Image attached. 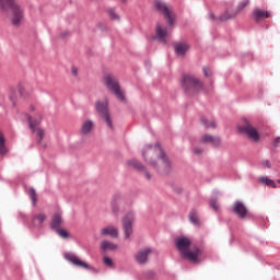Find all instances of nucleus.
I'll return each mask as SVG.
<instances>
[{
    "label": "nucleus",
    "instance_id": "1",
    "mask_svg": "<svg viewBox=\"0 0 280 280\" xmlns=\"http://www.w3.org/2000/svg\"><path fill=\"white\" fill-rule=\"evenodd\" d=\"M142 156L145 163L151 165L156 172H160V174H168L172 168V163H170L167 155L163 152V149L159 143L144 147L142 149Z\"/></svg>",
    "mask_w": 280,
    "mask_h": 280
},
{
    "label": "nucleus",
    "instance_id": "2",
    "mask_svg": "<svg viewBox=\"0 0 280 280\" xmlns=\"http://www.w3.org/2000/svg\"><path fill=\"white\" fill-rule=\"evenodd\" d=\"M0 10L3 14L11 12V23L12 25H15V27H19V25H21L25 20V9L14 0H0Z\"/></svg>",
    "mask_w": 280,
    "mask_h": 280
},
{
    "label": "nucleus",
    "instance_id": "3",
    "mask_svg": "<svg viewBox=\"0 0 280 280\" xmlns=\"http://www.w3.org/2000/svg\"><path fill=\"white\" fill-rule=\"evenodd\" d=\"M175 246L179 250L183 259H188L192 264H198V257L202 255V250L196 247L194 252H189V246H191V241L187 236H179L175 238Z\"/></svg>",
    "mask_w": 280,
    "mask_h": 280
},
{
    "label": "nucleus",
    "instance_id": "4",
    "mask_svg": "<svg viewBox=\"0 0 280 280\" xmlns=\"http://www.w3.org/2000/svg\"><path fill=\"white\" fill-rule=\"evenodd\" d=\"M180 82L187 95H196L202 89V82L191 74L184 75Z\"/></svg>",
    "mask_w": 280,
    "mask_h": 280
},
{
    "label": "nucleus",
    "instance_id": "5",
    "mask_svg": "<svg viewBox=\"0 0 280 280\" xmlns=\"http://www.w3.org/2000/svg\"><path fill=\"white\" fill-rule=\"evenodd\" d=\"M104 84L110 93H114V95H116L119 102H126V96L124 95V91H121V88L119 86V81L117 80V77L113 74L105 75Z\"/></svg>",
    "mask_w": 280,
    "mask_h": 280
},
{
    "label": "nucleus",
    "instance_id": "6",
    "mask_svg": "<svg viewBox=\"0 0 280 280\" xmlns=\"http://www.w3.org/2000/svg\"><path fill=\"white\" fill-rule=\"evenodd\" d=\"M96 112L100 117L104 119L105 124L113 130V119L110 118V114H108V101H98L95 103Z\"/></svg>",
    "mask_w": 280,
    "mask_h": 280
},
{
    "label": "nucleus",
    "instance_id": "7",
    "mask_svg": "<svg viewBox=\"0 0 280 280\" xmlns=\"http://www.w3.org/2000/svg\"><path fill=\"white\" fill-rule=\"evenodd\" d=\"M154 8L155 10H159V12H162V14H164L165 21L168 25H174V21H175L174 14H172L166 3H164L161 0H155Z\"/></svg>",
    "mask_w": 280,
    "mask_h": 280
},
{
    "label": "nucleus",
    "instance_id": "8",
    "mask_svg": "<svg viewBox=\"0 0 280 280\" xmlns=\"http://www.w3.org/2000/svg\"><path fill=\"white\" fill-rule=\"evenodd\" d=\"M238 130L242 132V135H245L248 139H252V141H259V132H257V129L248 124V120L245 119V125L238 127Z\"/></svg>",
    "mask_w": 280,
    "mask_h": 280
},
{
    "label": "nucleus",
    "instance_id": "9",
    "mask_svg": "<svg viewBox=\"0 0 280 280\" xmlns=\"http://www.w3.org/2000/svg\"><path fill=\"white\" fill-rule=\"evenodd\" d=\"M135 222V213L128 212L122 218V229L126 240L132 235V223Z\"/></svg>",
    "mask_w": 280,
    "mask_h": 280
},
{
    "label": "nucleus",
    "instance_id": "10",
    "mask_svg": "<svg viewBox=\"0 0 280 280\" xmlns=\"http://www.w3.org/2000/svg\"><path fill=\"white\" fill-rule=\"evenodd\" d=\"M65 259L72 264V266H77L78 268H84L85 270H91V266L86 264V261L80 260V258L75 254H65Z\"/></svg>",
    "mask_w": 280,
    "mask_h": 280
},
{
    "label": "nucleus",
    "instance_id": "11",
    "mask_svg": "<svg viewBox=\"0 0 280 280\" xmlns=\"http://www.w3.org/2000/svg\"><path fill=\"white\" fill-rule=\"evenodd\" d=\"M26 118H27L28 126H30L32 132H36V135L38 137L37 142L40 143V141H43V137H45V131L43 129L36 130V126H38L39 121L32 119L30 115H26Z\"/></svg>",
    "mask_w": 280,
    "mask_h": 280
},
{
    "label": "nucleus",
    "instance_id": "12",
    "mask_svg": "<svg viewBox=\"0 0 280 280\" xmlns=\"http://www.w3.org/2000/svg\"><path fill=\"white\" fill-rule=\"evenodd\" d=\"M233 213H235L238 218H246V206L242 201H235L232 208Z\"/></svg>",
    "mask_w": 280,
    "mask_h": 280
},
{
    "label": "nucleus",
    "instance_id": "13",
    "mask_svg": "<svg viewBox=\"0 0 280 280\" xmlns=\"http://www.w3.org/2000/svg\"><path fill=\"white\" fill-rule=\"evenodd\" d=\"M128 165H130L131 167H135V170H138L139 172H143L147 180H150V178H152V175L150 174V172L145 170V166H143L141 162L137 160H129Z\"/></svg>",
    "mask_w": 280,
    "mask_h": 280
},
{
    "label": "nucleus",
    "instance_id": "14",
    "mask_svg": "<svg viewBox=\"0 0 280 280\" xmlns=\"http://www.w3.org/2000/svg\"><path fill=\"white\" fill-rule=\"evenodd\" d=\"M152 253L151 248H145L138 252L135 256L137 264L143 265L148 261V255Z\"/></svg>",
    "mask_w": 280,
    "mask_h": 280
},
{
    "label": "nucleus",
    "instance_id": "15",
    "mask_svg": "<svg viewBox=\"0 0 280 280\" xmlns=\"http://www.w3.org/2000/svg\"><path fill=\"white\" fill-rule=\"evenodd\" d=\"M155 34L156 38L161 40L164 45H167V39H165V36H167V30L163 28L161 24H158L155 27Z\"/></svg>",
    "mask_w": 280,
    "mask_h": 280
},
{
    "label": "nucleus",
    "instance_id": "16",
    "mask_svg": "<svg viewBox=\"0 0 280 280\" xmlns=\"http://www.w3.org/2000/svg\"><path fill=\"white\" fill-rule=\"evenodd\" d=\"M201 143H211L214 148H218L220 145V138L209 136V135H203L200 139Z\"/></svg>",
    "mask_w": 280,
    "mask_h": 280
},
{
    "label": "nucleus",
    "instance_id": "17",
    "mask_svg": "<svg viewBox=\"0 0 280 280\" xmlns=\"http://www.w3.org/2000/svg\"><path fill=\"white\" fill-rule=\"evenodd\" d=\"M174 49L177 56H185V54H187V50L189 49V45H187V43H176L174 45Z\"/></svg>",
    "mask_w": 280,
    "mask_h": 280
},
{
    "label": "nucleus",
    "instance_id": "18",
    "mask_svg": "<svg viewBox=\"0 0 280 280\" xmlns=\"http://www.w3.org/2000/svg\"><path fill=\"white\" fill-rule=\"evenodd\" d=\"M94 126L95 124H93L92 120L83 121L81 125V135H84V136L89 135L93 130Z\"/></svg>",
    "mask_w": 280,
    "mask_h": 280
},
{
    "label": "nucleus",
    "instance_id": "19",
    "mask_svg": "<svg viewBox=\"0 0 280 280\" xmlns=\"http://www.w3.org/2000/svg\"><path fill=\"white\" fill-rule=\"evenodd\" d=\"M101 235H108L109 237H118L119 232L115 226H107L101 230Z\"/></svg>",
    "mask_w": 280,
    "mask_h": 280
},
{
    "label": "nucleus",
    "instance_id": "20",
    "mask_svg": "<svg viewBox=\"0 0 280 280\" xmlns=\"http://www.w3.org/2000/svg\"><path fill=\"white\" fill-rule=\"evenodd\" d=\"M60 224H62V218L60 214H55L50 221V229L52 231H58V229H60Z\"/></svg>",
    "mask_w": 280,
    "mask_h": 280
},
{
    "label": "nucleus",
    "instance_id": "21",
    "mask_svg": "<svg viewBox=\"0 0 280 280\" xmlns=\"http://www.w3.org/2000/svg\"><path fill=\"white\" fill-rule=\"evenodd\" d=\"M46 218L47 217L44 213L36 214L32 220L33 226H43Z\"/></svg>",
    "mask_w": 280,
    "mask_h": 280
},
{
    "label": "nucleus",
    "instance_id": "22",
    "mask_svg": "<svg viewBox=\"0 0 280 280\" xmlns=\"http://www.w3.org/2000/svg\"><path fill=\"white\" fill-rule=\"evenodd\" d=\"M118 246L115 243H110L109 241H103L101 243V249L106 250H117Z\"/></svg>",
    "mask_w": 280,
    "mask_h": 280
},
{
    "label": "nucleus",
    "instance_id": "23",
    "mask_svg": "<svg viewBox=\"0 0 280 280\" xmlns=\"http://www.w3.org/2000/svg\"><path fill=\"white\" fill-rule=\"evenodd\" d=\"M254 16L256 21H259V19H268L270 13L268 11H262L261 9H256L254 11Z\"/></svg>",
    "mask_w": 280,
    "mask_h": 280
},
{
    "label": "nucleus",
    "instance_id": "24",
    "mask_svg": "<svg viewBox=\"0 0 280 280\" xmlns=\"http://www.w3.org/2000/svg\"><path fill=\"white\" fill-rule=\"evenodd\" d=\"M8 154V147H5V137L3 132L0 131V156Z\"/></svg>",
    "mask_w": 280,
    "mask_h": 280
},
{
    "label": "nucleus",
    "instance_id": "25",
    "mask_svg": "<svg viewBox=\"0 0 280 280\" xmlns=\"http://www.w3.org/2000/svg\"><path fill=\"white\" fill-rule=\"evenodd\" d=\"M258 183H261L262 185H267V187H272L273 189H277V184L275 183V180L268 177H259Z\"/></svg>",
    "mask_w": 280,
    "mask_h": 280
},
{
    "label": "nucleus",
    "instance_id": "26",
    "mask_svg": "<svg viewBox=\"0 0 280 280\" xmlns=\"http://www.w3.org/2000/svg\"><path fill=\"white\" fill-rule=\"evenodd\" d=\"M189 221L191 222V224H195V226H198V224H200V222L198 221V211L196 210L190 211Z\"/></svg>",
    "mask_w": 280,
    "mask_h": 280
},
{
    "label": "nucleus",
    "instance_id": "27",
    "mask_svg": "<svg viewBox=\"0 0 280 280\" xmlns=\"http://www.w3.org/2000/svg\"><path fill=\"white\" fill-rule=\"evenodd\" d=\"M201 124L205 126V128H215L214 120L209 121L207 118H201Z\"/></svg>",
    "mask_w": 280,
    "mask_h": 280
},
{
    "label": "nucleus",
    "instance_id": "28",
    "mask_svg": "<svg viewBox=\"0 0 280 280\" xmlns=\"http://www.w3.org/2000/svg\"><path fill=\"white\" fill-rule=\"evenodd\" d=\"M210 207H211V209H213V211L220 210V206L218 205V197H211Z\"/></svg>",
    "mask_w": 280,
    "mask_h": 280
},
{
    "label": "nucleus",
    "instance_id": "29",
    "mask_svg": "<svg viewBox=\"0 0 280 280\" xmlns=\"http://www.w3.org/2000/svg\"><path fill=\"white\" fill-rule=\"evenodd\" d=\"M56 233L59 235V237H62L63 240H67V237H69V232H67V230L65 229H58V230H55Z\"/></svg>",
    "mask_w": 280,
    "mask_h": 280
},
{
    "label": "nucleus",
    "instance_id": "30",
    "mask_svg": "<svg viewBox=\"0 0 280 280\" xmlns=\"http://www.w3.org/2000/svg\"><path fill=\"white\" fill-rule=\"evenodd\" d=\"M236 15H237V13L229 14V12H225L219 19H220V21H229V19H234V16H236Z\"/></svg>",
    "mask_w": 280,
    "mask_h": 280
},
{
    "label": "nucleus",
    "instance_id": "31",
    "mask_svg": "<svg viewBox=\"0 0 280 280\" xmlns=\"http://www.w3.org/2000/svg\"><path fill=\"white\" fill-rule=\"evenodd\" d=\"M28 196L33 205H36V190L34 188L28 189Z\"/></svg>",
    "mask_w": 280,
    "mask_h": 280
},
{
    "label": "nucleus",
    "instance_id": "32",
    "mask_svg": "<svg viewBox=\"0 0 280 280\" xmlns=\"http://www.w3.org/2000/svg\"><path fill=\"white\" fill-rule=\"evenodd\" d=\"M248 3H250V0H242L237 7V12H242V10L245 9Z\"/></svg>",
    "mask_w": 280,
    "mask_h": 280
},
{
    "label": "nucleus",
    "instance_id": "33",
    "mask_svg": "<svg viewBox=\"0 0 280 280\" xmlns=\"http://www.w3.org/2000/svg\"><path fill=\"white\" fill-rule=\"evenodd\" d=\"M103 262H104V265L107 266L108 268H113V259H110V257L105 256V257L103 258Z\"/></svg>",
    "mask_w": 280,
    "mask_h": 280
},
{
    "label": "nucleus",
    "instance_id": "34",
    "mask_svg": "<svg viewBox=\"0 0 280 280\" xmlns=\"http://www.w3.org/2000/svg\"><path fill=\"white\" fill-rule=\"evenodd\" d=\"M107 12H108L110 19H113L114 21H119V15H117V13H115V10L109 9V10H107Z\"/></svg>",
    "mask_w": 280,
    "mask_h": 280
},
{
    "label": "nucleus",
    "instance_id": "35",
    "mask_svg": "<svg viewBox=\"0 0 280 280\" xmlns=\"http://www.w3.org/2000/svg\"><path fill=\"white\" fill-rule=\"evenodd\" d=\"M260 165H261L262 167H271V166H270V161H268V160H264V161L260 163Z\"/></svg>",
    "mask_w": 280,
    "mask_h": 280
},
{
    "label": "nucleus",
    "instance_id": "36",
    "mask_svg": "<svg viewBox=\"0 0 280 280\" xmlns=\"http://www.w3.org/2000/svg\"><path fill=\"white\" fill-rule=\"evenodd\" d=\"M203 75H206V78H209V75H211V70L209 68H203Z\"/></svg>",
    "mask_w": 280,
    "mask_h": 280
},
{
    "label": "nucleus",
    "instance_id": "37",
    "mask_svg": "<svg viewBox=\"0 0 280 280\" xmlns=\"http://www.w3.org/2000/svg\"><path fill=\"white\" fill-rule=\"evenodd\" d=\"M71 73H72V75H78V68L72 67L71 68Z\"/></svg>",
    "mask_w": 280,
    "mask_h": 280
},
{
    "label": "nucleus",
    "instance_id": "38",
    "mask_svg": "<svg viewBox=\"0 0 280 280\" xmlns=\"http://www.w3.org/2000/svg\"><path fill=\"white\" fill-rule=\"evenodd\" d=\"M273 143H275V147H276V148H279V144H280V137H279V138H276L275 141H273Z\"/></svg>",
    "mask_w": 280,
    "mask_h": 280
},
{
    "label": "nucleus",
    "instance_id": "39",
    "mask_svg": "<svg viewBox=\"0 0 280 280\" xmlns=\"http://www.w3.org/2000/svg\"><path fill=\"white\" fill-rule=\"evenodd\" d=\"M194 152H195V154H201V153H202V150H200V149H195Z\"/></svg>",
    "mask_w": 280,
    "mask_h": 280
},
{
    "label": "nucleus",
    "instance_id": "40",
    "mask_svg": "<svg viewBox=\"0 0 280 280\" xmlns=\"http://www.w3.org/2000/svg\"><path fill=\"white\" fill-rule=\"evenodd\" d=\"M209 19L213 21V19H215V15H213V13H209Z\"/></svg>",
    "mask_w": 280,
    "mask_h": 280
},
{
    "label": "nucleus",
    "instance_id": "41",
    "mask_svg": "<svg viewBox=\"0 0 280 280\" xmlns=\"http://www.w3.org/2000/svg\"><path fill=\"white\" fill-rule=\"evenodd\" d=\"M113 211H116L115 209V201L112 202Z\"/></svg>",
    "mask_w": 280,
    "mask_h": 280
},
{
    "label": "nucleus",
    "instance_id": "42",
    "mask_svg": "<svg viewBox=\"0 0 280 280\" xmlns=\"http://www.w3.org/2000/svg\"><path fill=\"white\" fill-rule=\"evenodd\" d=\"M117 200H119V196L114 197V202H116Z\"/></svg>",
    "mask_w": 280,
    "mask_h": 280
},
{
    "label": "nucleus",
    "instance_id": "43",
    "mask_svg": "<svg viewBox=\"0 0 280 280\" xmlns=\"http://www.w3.org/2000/svg\"><path fill=\"white\" fill-rule=\"evenodd\" d=\"M30 110H34V106H31V107H30Z\"/></svg>",
    "mask_w": 280,
    "mask_h": 280
},
{
    "label": "nucleus",
    "instance_id": "44",
    "mask_svg": "<svg viewBox=\"0 0 280 280\" xmlns=\"http://www.w3.org/2000/svg\"><path fill=\"white\" fill-rule=\"evenodd\" d=\"M121 1V3H126V0H120Z\"/></svg>",
    "mask_w": 280,
    "mask_h": 280
},
{
    "label": "nucleus",
    "instance_id": "45",
    "mask_svg": "<svg viewBox=\"0 0 280 280\" xmlns=\"http://www.w3.org/2000/svg\"><path fill=\"white\" fill-rule=\"evenodd\" d=\"M67 34V33H66ZM66 34H62V37H65L66 36Z\"/></svg>",
    "mask_w": 280,
    "mask_h": 280
},
{
    "label": "nucleus",
    "instance_id": "46",
    "mask_svg": "<svg viewBox=\"0 0 280 280\" xmlns=\"http://www.w3.org/2000/svg\"><path fill=\"white\" fill-rule=\"evenodd\" d=\"M278 183H279V185H280V179H278Z\"/></svg>",
    "mask_w": 280,
    "mask_h": 280
}]
</instances>
